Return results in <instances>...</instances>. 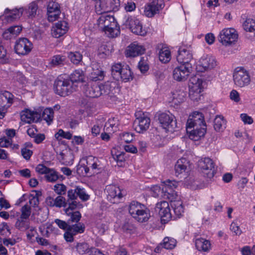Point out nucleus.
<instances>
[{"label": "nucleus", "instance_id": "obj_1", "mask_svg": "<svg viewBox=\"0 0 255 255\" xmlns=\"http://www.w3.org/2000/svg\"><path fill=\"white\" fill-rule=\"evenodd\" d=\"M97 25L99 29L109 37L114 38L120 34V27L113 15L102 14L97 20Z\"/></svg>", "mask_w": 255, "mask_h": 255}, {"label": "nucleus", "instance_id": "obj_2", "mask_svg": "<svg viewBox=\"0 0 255 255\" xmlns=\"http://www.w3.org/2000/svg\"><path fill=\"white\" fill-rule=\"evenodd\" d=\"M128 212L135 220L139 223L146 222L150 217L149 210L144 205L135 201L129 204Z\"/></svg>", "mask_w": 255, "mask_h": 255}, {"label": "nucleus", "instance_id": "obj_3", "mask_svg": "<svg viewBox=\"0 0 255 255\" xmlns=\"http://www.w3.org/2000/svg\"><path fill=\"white\" fill-rule=\"evenodd\" d=\"M233 78L235 85L240 88L248 86L251 82L249 72L243 67H238L234 69Z\"/></svg>", "mask_w": 255, "mask_h": 255}, {"label": "nucleus", "instance_id": "obj_4", "mask_svg": "<svg viewBox=\"0 0 255 255\" xmlns=\"http://www.w3.org/2000/svg\"><path fill=\"white\" fill-rule=\"evenodd\" d=\"M109 85H98L97 83L92 82L89 83L84 88V92L87 97L95 98L100 97L102 94L109 93Z\"/></svg>", "mask_w": 255, "mask_h": 255}, {"label": "nucleus", "instance_id": "obj_5", "mask_svg": "<svg viewBox=\"0 0 255 255\" xmlns=\"http://www.w3.org/2000/svg\"><path fill=\"white\" fill-rule=\"evenodd\" d=\"M205 82L196 76L191 77L189 85V95L191 99L198 101L200 99L201 93L203 91Z\"/></svg>", "mask_w": 255, "mask_h": 255}, {"label": "nucleus", "instance_id": "obj_6", "mask_svg": "<svg viewBox=\"0 0 255 255\" xmlns=\"http://www.w3.org/2000/svg\"><path fill=\"white\" fill-rule=\"evenodd\" d=\"M238 33L237 30L233 28H225L219 33L218 41L226 46L234 44L238 40Z\"/></svg>", "mask_w": 255, "mask_h": 255}, {"label": "nucleus", "instance_id": "obj_7", "mask_svg": "<svg viewBox=\"0 0 255 255\" xmlns=\"http://www.w3.org/2000/svg\"><path fill=\"white\" fill-rule=\"evenodd\" d=\"M77 85L73 84L68 79L64 80H58L56 81L54 85V89L56 93L61 96H66L77 90Z\"/></svg>", "mask_w": 255, "mask_h": 255}, {"label": "nucleus", "instance_id": "obj_8", "mask_svg": "<svg viewBox=\"0 0 255 255\" xmlns=\"http://www.w3.org/2000/svg\"><path fill=\"white\" fill-rule=\"evenodd\" d=\"M120 6V0H100L96 3L97 13L101 14L112 11H117Z\"/></svg>", "mask_w": 255, "mask_h": 255}, {"label": "nucleus", "instance_id": "obj_9", "mask_svg": "<svg viewBox=\"0 0 255 255\" xmlns=\"http://www.w3.org/2000/svg\"><path fill=\"white\" fill-rule=\"evenodd\" d=\"M198 165L205 177L211 179L214 176L216 173L215 163L211 158L205 157L200 159L198 162Z\"/></svg>", "mask_w": 255, "mask_h": 255}, {"label": "nucleus", "instance_id": "obj_10", "mask_svg": "<svg viewBox=\"0 0 255 255\" xmlns=\"http://www.w3.org/2000/svg\"><path fill=\"white\" fill-rule=\"evenodd\" d=\"M177 185L178 183L175 181L168 180L163 182L161 185L162 196L164 198L169 199L170 202L176 199H180V197L174 190Z\"/></svg>", "mask_w": 255, "mask_h": 255}, {"label": "nucleus", "instance_id": "obj_11", "mask_svg": "<svg viewBox=\"0 0 255 255\" xmlns=\"http://www.w3.org/2000/svg\"><path fill=\"white\" fill-rule=\"evenodd\" d=\"M158 120L161 127L169 132H173L177 128L175 117L172 114L161 113L159 115Z\"/></svg>", "mask_w": 255, "mask_h": 255}, {"label": "nucleus", "instance_id": "obj_12", "mask_svg": "<svg viewBox=\"0 0 255 255\" xmlns=\"http://www.w3.org/2000/svg\"><path fill=\"white\" fill-rule=\"evenodd\" d=\"M136 117L133 126L135 131L138 133H142L149 127L150 120L144 114L138 112L135 114Z\"/></svg>", "mask_w": 255, "mask_h": 255}, {"label": "nucleus", "instance_id": "obj_13", "mask_svg": "<svg viewBox=\"0 0 255 255\" xmlns=\"http://www.w3.org/2000/svg\"><path fill=\"white\" fill-rule=\"evenodd\" d=\"M206 128V125L204 121L203 114L198 112H195L190 115L186 123L187 131L192 128Z\"/></svg>", "mask_w": 255, "mask_h": 255}, {"label": "nucleus", "instance_id": "obj_14", "mask_svg": "<svg viewBox=\"0 0 255 255\" xmlns=\"http://www.w3.org/2000/svg\"><path fill=\"white\" fill-rule=\"evenodd\" d=\"M164 7L163 0H151L145 4L144 14L148 17H152L158 13Z\"/></svg>", "mask_w": 255, "mask_h": 255}, {"label": "nucleus", "instance_id": "obj_15", "mask_svg": "<svg viewBox=\"0 0 255 255\" xmlns=\"http://www.w3.org/2000/svg\"><path fill=\"white\" fill-rule=\"evenodd\" d=\"M217 66L216 58L211 55H203L198 62L197 68L199 71L203 72L211 70Z\"/></svg>", "mask_w": 255, "mask_h": 255}, {"label": "nucleus", "instance_id": "obj_16", "mask_svg": "<svg viewBox=\"0 0 255 255\" xmlns=\"http://www.w3.org/2000/svg\"><path fill=\"white\" fill-rule=\"evenodd\" d=\"M191 64H182L177 66L173 71V79L179 82L185 81L191 72Z\"/></svg>", "mask_w": 255, "mask_h": 255}, {"label": "nucleus", "instance_id": "obj_17", "mask_svg": "<svg viewBox=\"0 0 255 255\" xmlns=\"http://www.w3.org/2000/svg\"><path fill=\"white\" fill-rule=\"evenodd\" d=\"M155 211L158 213L162 221L167 222L171 218V214L169 203L166 201L158 202L155 208Z\"/></svg>", "mask_w": 255, "mask_h": 255}, {"label": "nucleus", "instance_id": "obj_18", "mask_svg": "<svg viewBox=\"0 0 255 255\" xmlns=\"http://www.w3.org/2000/svg\"><path fill=\"white\" fill-rule=\"evenodd\" d=\"M32 48V43L26 38H21L15 42L14 49L19 55H26Z\"/></svg>", "mask_w": 255, "mask_h": 255}, {"label": "nucleus", "instance_id": "obj_19", "mask_svg": "<svg viewBox=\"0 0 255 255\" xmlns=\"http://www.w3.org/2000/svg\"><path fill=\"white\" fill-rule=\"evenodd\" d=\"M127 24L128 25L131 31L137 35L144 36L146 35V30L143 28L141 23L138 19L135 18H128L127 21Z\"/></svg>", "mask_w": 255, "mask_h": 255}, {"label": "nucleus", "instance_id": "obj_20", "mask_svg": "<svg viewBox=\"0 0 255 255\" xmlns=\"http://www.w3.org/2000/svg\"><path fill=\"white\" fill-rule=\"evenodd\" d=\"M189 161L185 158H181L177 160L175 165V174L177 176L181 174L186 175L190 170Z\"/></svg>", "mask_w": 255, "mask_h": 255}, {"label": "nucleus", "instance_id": "obj_21", "mask_svg": "<svg viewBox=\"0 0 255 255\" xmlns=\"http://www.w3.org/2000/svg\"><path fill=\"white\" fill-rule=\"evenodd\" d=\"M177 60L182 65L191 64L190 62L193 60L192 53L189 49L181 47L178 50Z\"/></svg>", "mask_w": 255, "mask_h": 255}, {"label": "nucleus", "instance_id": "obj_22", "mask_svg": "<svg viewBox=\"0 0 255 255\" xmlns=\"http://www.w3.org/2000/svg\"><path fill=\"white\" fill-rule=\"evenodd\" d=\"M69 28L68 24L65 21L56 23L51 29V34L55 38H59L65 34Z\"/></svg>", "mask_w": 255, "mask_h": 255}, {"label": "nucleus", "instance_id": "obj_23", "mask_svg": "<svg viewBox=\"0 0 255 255\" xmlns=\"http://www.w3.org/2000/svg\"><path fill=\"white\" fill-rule=\"evenodd\" d=\"M145 50V49L142 45L134 42L127 48L126 55L127 57H134L143 54Z\"/></svg>", "mask_w": 255, "mask_h": 255}, {"label": "nucleus", "instance_id": "obj_24", "mask_svg": "<svg viewBox=\"0 0 255 255\" xmlns=\"http://www.w3.org/2000/svg\"><path fill=\"white\" fill-rule=\"evenodd\" d=\"M106 191L107 193L108 199L112 202L115 203V201H113L116 198L119 199L121 198L122 194L120 189L113 185H109L106 186Z\"/></svg>", "mask_w": 255, "mask_h": 255}, {"label": "nucleus", "instance_id": "obj_25", "mask_svg": "<svg viewBox=\"0 0 255 255\" xmlns=\"http://www.w3.org/2000/svg\"><path fill=\"white\" fill-rule=\"evenodd\" d=\"M20 117L22 121L26 123H31L35 121H37L38 119V114L36 112L26 109L22 111Z\"/></svg>", "mask_w": 255, "mask_h": 255}, {"label": "nucleus", "instance_id": "obj_26", "mask_svg": "<svg viewBox=\"0 0 255 255\" xmlns=\"http://www.w3.org/2000/svg\"><path fill=\"white\" fill-rule=\"evenodd\" d=\"M189 133V138L194 141H198L203 137L206 132V128L201 127L195 128L193 129L187 131Z\"/></svg>", "mask_w": 255, "mask_h": 255}, {"label": "nucleus", "instance_id": "obj_27", "mask_svg": "<svg viewBox=\"0 0 255 255\" xmlns=\"http://www.w3.org/2000/svg\"><path fill=\"white\" fill-rule=\"evenodd\" d=\"M23 8L14 9L10 10L8 8H6L4 11L5 17L7 21H12L14 20L19 18L22 15Z\"/></svg>", "mask_w": 255, "mask_h": 255}, {"label": "nucleus", "instance_id": "obj_28", "mask_svg": "<svg viewBox=\"0 0 255 255\" xmlns=\"http://www.w3.org/2000/svg\"><path fill=\"white\" fill-rule=\"evenodd\" d=\"M91 249V247L89 246V244L85 242L77 243L72 248V250L79 255L89 254Z\"/></svg>", "mask_w": 255, "mask_h": 255}, {"label": "nucleus", "instance_id": "obj_29", "mask_svg": "<svg viewBox=\"0 0 255 255\" xmlns=\"http://www.w3.org/2000/svg\"><path fill=\"white\" fill-rule=\"evenodd\" d=\"M195 246L199 251L207 252L211 248L210 242L203 238H198L195 240Z\"/></svg>", "mask_w": 255, "mask_h": 255}, {"label": "nucleus", "instance_id": "obj_30", "mask_svg": "<svg viewBox=\"0 0 255 255\" xmlns=\"http://www.w3.org/2000/svg\"><path fill=\"white\" fill-rule=\"evenodd\" d=\"M120 122L118 118H113L110 119L105 124L106 130L109 132H115L118 129Z\"/></svg>", "mask_w": 255, "mask_h": 255}, {"label": "nucleus", "instance_id": "obj_31", "mask_svg": "<svg viewBox=\"0 0 255 255\" xmlns=\"http://www.w3.org/2000/svg\"><path fill=\"white\" fill-rule=\"evenodd\" d=\"M85 76L82 70L78 69L75 70L70 76V81L73 84L84 81Z\"/></svg>", "mask_w": 255, "mask_h": 255}, {"label": "nucleus", "instance_id": "obj_32", "mask_svg": "<svg viewBox=\"0 0 255 255\" xmlns=\"http://www.w3.org/2000/svg\"><path fill=\"white\" fill-rule=\"evenodd\" d=\"M186 93L183 90L175 91L172 94V103L178 105L185 100Z\"/></svg>", "mask_w": 255, "mask_h": 255}, {"label": "nucleus", "instance_id": "obj_33", "mask_svg": "<svg viewBox=\"0 0 255 255\" xmlns=\"http://www.w3.org/2000/svg\"><path fill=\"white\" fill-rule=\"evenodd\" d=\"M171 206L176 216L180 217L184 212L182 202L179 199L175 200L171 202Z\"/></svg>", "mask_w": 255, "mask_h": 255}, {"label": "nucleus", "instance_id": "obj_34", "mask_svg": "<svg viewBox=\"0 0 255 255\" xmlns=\"http://www.w3.org/2000/svg\"><path fill=\"white\" fill-rule=\"evenodd\" d=\"M119 76H120L121 79L125 82L132 79V73L128 65L123 66Z\"/></svg>", "mask_w": 255, "mask_h": 255}, {"label": "nucleus", "instance_id": "obj_35", "mask_svg": "<svg viewBox=\"0 0 255 255\" xmlns=\"http://www.w3.org/2000/svg\"><path fill=\"white\" fill-rule=\"evenodd\" d=\"M159 59L164 63L168 62L171 59V53L167 47H162L159 52Z\"/></svg>", "mask_w": 255, "mask_h": 255}, {"label": "nucleus", "instance_id": "obj_36", "mask_svg": "<svg viewBox=\"0 0 255 255\" xmlns=\"http://www.w3.org/2000/svg\"><path fill=\"white\" fill-rule=\"evenodd\" d=\"M15 228L20 231H25L30 228V224L29 221H26V219L19 218L15 223Z\"/></svg>", "mask_w": 255, "mask_h": 255}, {"label": "nucleus", "instance_id": "obj_37", "mask_svg": "<svg viewBox=\"0 0 255 255\" xmlns=\"http://www.w3.org/2000/svg\"><path fill=\"white\" fill-rule=\"evenodd\" d=\"M40 9L38 8V5L36 1H32L28 5L27 13H28V17L29 18H33L35 17L37 14H38Z\"/></svg>", "mask_w": 255, "mask_h": 255}, {"label": "nucleus", "instance_id": "obj_38", "mask_svg": "<svg viewBox=\"0 0 255 255\" xmlns=\"http://www.w3.org/2000/svg\"><path fill=\"white\" fill-rule=\"evenodd\" d=\"M244 29L249 32H254L255 36V20L253 18H247L243 23Z\"/></svg>", "mask_w": 255, "mask_h": 255}, {"label": "nucleus", "instance_id": "obj_39", "mask_svg": "<svg viewBox=\"0 0 255 255\" xmlns=\"http://www.w3.org/2000/svg\"><path fill=\"white\" fill-rule=\"evenodd\" d=\"M214 127L216 131L223 130L226 128V121L222 116H217L214 120Z\"/></svg>", "mask_w": 255, "mask_h": 255}, {"label": "nucleus", "instance_id": "obj_40", "mask_svg": "<svg viewBox=\"0 0 255 255\" xmlns=\"http://www.w3.org/2000/svg\"><path fill=\"white\" fill-rule=\"evenodd\" d=\"M176 245V241L172 238L165 237L163 240V242L160 244V246L166 249L171 250L173 249Z\"/></svg>", "mask_w": 255, "mask_h": 255}, {"label": "nucleus", "instance_id": "obj_41", "mask_svg": "<svg viewBox=\"0 0 255 255\" xmlns=\"http://www.w3.org/2000/svg\"><path fill=\"white\" fill-rule=\"evenodd\" d=\"M66 62V57L65 56L57 55L52 57L50 64L52 66H61L63 65Z\"/></svg>", "mask_w": 255, "mask_h": 255}, {"label": "nucleus", "instance_id": "obj_42", "mask_svg": "<svg viewBox=\"0 0 255 255\" xmlns=\"http://www.w3.org/2000/svg\"><path fill=\"white\" fill-rule=\"evenodd\" d=\"M54 117V112L51 108L45 109L42 114V118L48 125L52 122Z\"/></svg>", "mask_w": 255, "mask_h": 255}, {"label": "nucleus", "instance_id": "obj_43", "mask_svg": "<svg viewBox=\"0 0 255 255\" xmlns=\"http://www.w3.org/2000/svg\"><path fill=\"white\" fill-rule=\"evenodd\" d=\"M66 203L67 205H68V207H65V209H64L65 213L66 215H70L71 212H72V211L81 206V205L75 200H67V202Z\"/></svg>", "mask_w": 255, "mask_h": 255}, {"label": "nucleus", "instance_id": "obj_44", "mask_svg": "<svg viewBox=\"0 0 255 255\" xmlns=\"http://www.w3.org/2000/svg\"><path fill=\"white\" fill-rule=\"evenodd\" d=\"M45 178L48 182H54L58 179L59 175L54 169L50 168L45 175Z\"/></svg>", "mask_w": 255, "mask_h": 255}, {"label": "nucleus", "instance_id": "obj_45", "mask_svg": "<svg viewBox=\"0 0 255 255\" xmlns=\"http://www.w3.org/2000/svg\"><path fill=\"white\" fill-rule=\"evenodd\" d=\"M104 77V73L101 70L97 68L93 69V71L90 74V78L93 81L96 82L97 80H101Z\"/></svg>", "mask_w": 255, "mask_h": 255}, {"label": "nucleus", "instance_id": "obj_46", "mask_svg": "<svg viewBox=\"0 0 255 255\" xmlns=\"http://www.w3.org/2000/svg\"><path fill=\"white\" fill-rule=\"evenodd\" d=\"M111 154L113 158L117 162H123L125 160V153L122 151H118L116 148H113Z\"/></svg>", "mask_w": 255, "mask_h": 255}, {"label": "nucleus", "instance_id": "obj_47", "mask_svg": "<svg viewBox=\"0 0 255 255\" xmlns=\"http://www.w3.org/2000/svg\"><path fill=\"white\" fill-rule=\"evenodd\" d=\"M74 235L78 233H82L84 232L85 226L81 223L70 226L68 229Z\"/></svg>", "mask_w": 255, "mask_h": 255}, {"label": "nucleus", "instance_id": "obj_48", "mask_svg": "<svg viewBox=\"0 0 255 255\" xmlns=\"http://www.w3.org/2000/svg\"><path fill=\"white\" fill-rule=\"evenodd\" d=\"M68 57L71 62L75 64L79 63L82 59V55L79 52H70Z\"/></svg>", "mask_w": 255, "mask_h": 255}, {"label": "nucleus", "instance_id": "obj_49", "mask_svg": "<svg viewBox=\"0 0 255 255\" xmlns=\"http://www.w3.org/2000/svg\"><path fill=\"white\" fill-rule=\"evenodd\" d=\"M21 215L20 218L28 219L31 214V207L28 204H26L21 208Z\"/></svg>", "mask_w": 255, "mask_h": 255}, {"label": "nucleus", "instance_id": "obj_50", "mask_svg": "<svg viewBox=\"0 0 255 255\" xmlns=\"http://www.w3.org/2000/svg\"><path fill=\"white\" fill-rule=\"evenodd\" d=\"M60 6L58 3L52 0L48 2L47 5V12L56 11V12H60Z\"/></svg>", "mask_w": 255, "mask_h": 255}, {"label": "nucleus", "instance_id": "obj_51", "mask_svg": "<svg viewBox=\"0 0 255 255\" xmlns=\"http://www.w3.org/2000/svg\"><path fill=\"white\" fill-rule=\"evenodd\" d=\"M96 228L100 235H103L108 229V225L106 222H100L97 224Z\"/></svg>", "mask_w": 255, "mask_h": 255}, {"label": "nucleus", "instance_id": "obj_52", "mask_svg": "<svg viewBox=\"0 0 255 255\" xmlns=\"http://www.w3.org/2000/svg\"><path fill=\"white\" fill-rule=\"evenodd\" d=\"M53 190L58 194H65L66 191V187L63 184H57L54 186Z\"/></svg>", "mask_w": 255, "mask_h": 255}, {"label": "nucleus", "instance_id": "obj_53", "mask_svg": "<svg viewBox=\"0 0 255 255\" xmlns=\"http://www.w3.org/2000/svg\"><path fill=\"white\" fill-rule=\"evenodd\" d=\"M55 207L60 208L61 207H66L67 203L65 202L64 197L59 196L54 199Z\"/></svg>", "mask_w": 255, "mask_h": 255}, {"label": "nucleus", "instance_id": "obj_54", "mask_svg": "<svg viewBox=\"0 0 255 255\" xmlns=\"http://www.w3.org/2000/svg\"><path fill=\"white\" fill-rule=\"evenodd\" d=\"M77 195L83 201H87L89 198V196L85 192L84 189L79 187H77Z\"/></svg>", "mask_w": 255, "mask_h": 255}, {"label": "nucleus", "instance_id": "obj_55", "mask_svg": "<svg viewBox=\"0 0 255 255\" xmlns=\"http://www.w3.org/2000/svg\"><path fill=\"white\" fill-rule=\"evenodd\" d=\"M138 68L142 73L146 72L149 69V66L144 58H142L138 63Z\"/></svg>", "mask_w": 255, "mask_h": 255}, {"label": "nucleus", "instance_id": "obj_56", "mask_svg": "<svg viewBox=\"0 0 255 255\" xmlns=\"http://www.w3.org/2000/svg\"><path fill=\"white\" fill-rule=\"evenodd\" d=\"M68 216L70 217V218L69 220V221H71V222H78L81 219V215L79 212L76 211L74 212H71L70 215H67Z\"/></svg>", "mask_w": 255, "mask_h": 255}, {"label": "nucleus", "instance_id": "obj_57", "mask_svg": "<svg viewBox=\"0 0 255 255\" xmlns=\"http://www.w3.org/2000/svg\"><path fill=\"white\" fill-rule=\"evenodd\" d=\"M121 138L125 142H130L133 140V134L129 132H124L121 135Z\"/></svg>", "mask_w": 255, "mask_h": 255}, {"label": "nucleus", "instance_id": "obj_58", "mask_svg": "<svg viewBox=\"0 0 255 255\" xmlns=\"http://www.w3.org/2000/svg\"><path fill=\"white\" fill-rule=\"evenodd\" d=\"M11 143L12 140L10 138H7L4 136L0 138V147H7L11 145Z\"/></svg>", "mask_w": 255, "mask_h": 255}, {"label": "nucleus", "instance_id": "obj_59", "mask_svg": "<svg viewBox=\"0 0 255 255\" xmlns=\"http://www.w3.org/2000/svg\"><path fill=\"white\" fill-rule=\"evenodd\" d=\"M60 13V12H56V11L47 12V18L48 21L50 22L55 21L59 18Z\"/></svg>", "mask_w": 255, "mask_h": 255}, {"label": "nucleus", "instance_id": "obj_60", "mask_svg": "<svg viewBox=\"0 0 255 255\" xmlns=\"http://www.w3.org/2000/svg\"><path fill=\"white\" fill-rule=\"evenodd\" d=\"M230 99L236 103H239L240 100V95L239 93L235 90H233L230 94Z\"/></svg>", "mask_w": 255, "mask_h": 255}, {"label": "nucleus", "instance_id": "obj_61", "mask_svg": "<svg viewBox=\"0 0 255 255\" xmlns=\"http://www.w3.org/2000/svg\"><path fill=\"white\" fill-rule=\"evenodd\" d=\"M231 231L236 235L240 236L242 232L239 226L235 222H233L230 225Z\"/></svg>", "mask_w": 255, "mask_h": 255}, {"label": "nucleus", "instance_id": "obj_62", "mask_svg": "<svg viewBox=\"0 0 255 255\" xmlns=\"http://www.w3.org/2000/svg\"><path fill=\"white\" fill-rule=\"evenodd\" d=\"M98 52L99 54H103L106 55H109L111 53L109 46L106 44L101 45L98 48Z\"/></svg>", "mask_w": 255, "mask_h": 255}, {"label": "nucleus", "instance_id": "obj_63", "mask_svg": "<svg viewBox=\"0 0 255 255\" xmlns=\"http://www.w3.org/2000/svg\"><path fill=\"white\" fill-rule=\"evenodd\" d=\"M49 169L43 164H40L36 166L35 170L39 174L45 175L48 171H49Z\"/></svg>", "mask_w": 255, "mask_h": 255}, {"label": "nucleus", "instance_id": "obj_64", "mask_svg": "<svg viewBox=\"0 0 255 255\" xmlns=\"http://www.w3.org/2000/svg\"><path fill=\"white\" fill-rule=\"evenodd\" d=\"M123 66H122L121 63H117L114 65L112 67L113 74L115 76H119V73L123 69Z\"/></svg>", "mask_w": 255, "mask_h": 255}]
</instances>
